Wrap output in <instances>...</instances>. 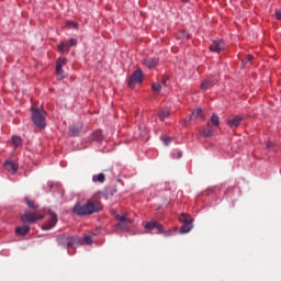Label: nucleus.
Returning <instances> with one entry per match:
<instances>
[{
    "label": "nucleus",
    "instance_id": "nucleus-21",
    "mask_svg": "<svg viewBox=\"0 0 281 281\" xmlns=\"http://www.w3.org/2000/svg\"><path fill=\"white\" fill-rule=\"evenodd\" d=\"M92 181L93 183H104L106 176H104V173L94 175L92 176Z\"/></svg>",
    "mask_w": 281,
    "mask_h": 281
},
{
    "label": "nucleus",
    "instance_id": "nucleus-1",
    "mask_svg": "<svg viewBox=\"0 0 281 281\" xmlns=\"http://www.w3.org/2000/svg\"><path fill=\"white\" fill-rule=\"evenodd\" d=\"M101 211L102 204L100 203V200H98L95 196L87 200L85 204H75L72 209V212L76 214V216H91V214H95Z\"/></svg>",
    "mask_w": 281,
    "mask_h": 281
},
{
    "label": "nucleus",
    "instance_id": "nucleus-35",
    "mask_svg": "<svg viewBox=\"0 0 281 281\" xmlns=\"http://www.w3.org/2000/svg\"><path fill=\"white\" fill-rule=\"evenodd\" d=\"M181 157H183V154L181 151H178L177 159H181Z\"/></svg>",
    "mask_w": 281,
    "mask_h": 281
},
{
    "label": "nucleus",
    "instance_id": "nucleus-15",
    "mask_svg": "<svg viewBox=\"0 0 281 281\" xmlns=\"http://www.w3.org/2000/svg\"><path fill=\"white\" fill-rule=\"evenodd\" d=\"M203 116H204V114H203V109L198 108V109H195V110L191 113V115H190V117H189V122H192V121H194V120H199V117L203 119Z\"/></svg>",
    "mask_w": 281,
    "mask_h": 281
},
{
    "label": "nucleus",
    "instance_id": "nucleus-32",
    "mask_svg": "<svg viewBox=\"0 0 281 281\" xmlns=\"http://www.w3.org/2000/svg\"><path fill=\"white\" fill-rule=\"evenodd\" d=\"M267 148H268V150H273V148H276V144H273V142H268Z\"/></svg>",
    "mask_w": 281,
    "mask_h": 281
},
{
    "label": "nucleus",
    "instance_id": "nucleus-28",
    "mask_svg": "<svg viewBox=\"0 0 281 281\" xmlns=\"http://www.w3.org/2000/svg\"><path fill=\"white\" fill-rule=\"evenodd\" d=\"M25 201H26L27 207H31L32 210H37L38 206L36 204H34V201H32L27 198L25 199Z\"/></svg>",
    "mask_w": 281,
    "mask_h": 281
},
{
    "label": "nucleus",
    "instance_id": "nucleus-20",
    "mask_svg": "<svg viewBox=\"0 0 281 281\" xmlns=\"http://www.w3.org/2000/svg\"><path fill=\"white\" fill-rule=\"evenodd\" d=\"M202 135L204 137H212V135H214V130L212 128V125H210V123H207L203 131H202Z\"/></svg>",
    "mask_w": 281,
    "mask_h": 281
},
{
    "label": "nucleus",
    "instance_id": "nucleus-34",
    "mask_svg": "<svg viewBox=\"0 0 281 281\" xmlns=\"http://www.w3.org/2000/svg\"><path fill=\"white\" fill-rule=\"evenodd\" d=\"M277 21H281V11H276Z\"/></svg>",
    "mask_w": 281,
    "mask_h": 281
},
{
    "label": "nucleus",
    "instance_id": "nucleus-11",
    "mask_svg": "<svg viewBox=\"0 0 281 281\" xmlns=\"http://www.w3.org/2000/svg\"><path fill=\"white\" fill-rule=\"evenodd\" d=\"M76 245H82V239L80 237H67L66 247L69 249L71 247H76Z\"/></svg>",
    "mask_w": 281,
    "mask_h": 281
},
{
    "label": "nucleus",
    "instance_id": "nucleus-38",
    "mask_svg": "<svg viewBox=\"0 0 281 281\" xmlns=\"http://www.w3.org/2000/svg\"><path fill=\"white\" fill-rule=\"evenodd\" d=\"M184 36H186L187 38H190V34H188V33H187Z\"/></svg>",
    "mask_w": 281,
    "mask_h": 281
},
{
    "label": "nucleus",
    "instance_id": "nucleus-16",
    "mask_svg": "<svg viewBox=\"0 0 281 281\" xmlns=\"http://www.w3.org/2000/svg\"><path fill=\"white\" fill-rule=\"evenodd\" d=\"M4 169L8 170V172H16L19 170V167L16 166V164H14V161L12 160H7L4 162Z\"/></svg>",
    "mask_w": 281,
    "mask_h": 281
},
{
    "label": "nucleus",
    "instance_id": "nucleus-4",
    "mask_svg": "<svg viewBox=\"0 0 281 281\" xmlns=\"http://www.w3.org/2000/svg\"><path fill=\"white\" fill-rule=\"evenodd\" d=\"M114 218L117 221L115 225L117 229H128V225L133 223V221L128 218V213H124L123 215L116 214Z\"/></svg>",
    "mask_w": 281,
    "mask_h": 281
},
{
    "label": "nucleus",
    "instance_id": "nucleus-33",
    "mask_svg": "<svg viewBox=\"0 0 281 281\" xmlns=\"http://www.w3.org/2000/svg\"><path fill=\"white\" fill-rule=\"evenodd\" d=\"M162 142H164L165 146H169V145H170V142H172V139H171L170 137H165V138L162 139Z\"/></svg>",
    "mask_w": 281,
    "mask_h": 281
},
{
    "label": "nucleus",
    "instance_id": "nucleus-24",
    "mask_svg": "<svg viewBox=\"0 0 281 281\" xmlns=\"http://www.w3.org/2000/svg\"><path fill=\"white\" fill-rule=\"evenodd\" d=\"M57 243L61 247H67V236L66 235H59L57 236Z\"/></svg>",
    "mask_w": 281,
    "mask_h": 281
},
{
    "label": "nucleus",
    "instance_id": "nucleus-12",
    "mask_svg": "<svg viewBox=\"0 0 281 281\" xmlns=\"http://www.w3.org/2000/svg\"><path fill=\"white\" fill-rule=\"evenodd\" d=\"M240 122H243V116H234L227 121V126H229V128H238Z\"/></svg>",
    "mask_w": 281,
    "mask_h": 281
},
{
    "label": "nucleus",
    "instance_id": "nucleus-26",
    "mask_svg": "<svg viewBox=\"0 0 281 281\" xmlns=\"http://www.w3.org/2000/svg\"><path fill=\"white\" fill-rule=\"evenodd\" d=\"M254 60V55H247L246 59L241 60V67H247Z\"/></svg>",
    "mask_w": 281,
    "mask_h": 281
},
{
    "label": "nucleus",
    "instance_id": "nucleus-14",
    "mask_svg": "<svg viewBox=\"0 0 281 281\" xmlns=\"http://www.w3.org/2000/svg\"><path fill=\"white\" fill-rule=\"evenodd\" d=\"M158 120H160V122H164V120H168L170 117V109L166 108L162 110H159L157 113Z\"/></svg>",
    "mask_w": 281,
    "mask_h": 281
},
{
    "label": "nucleus",
    "instance_id": "nucleus-27",
    "mask_svg": "<svg viewBox=\"0 0 281 281\" xmlns=\"http://www.w3.org/2000/svg\"><path fill=\"white\" fill-rule=\"evenodd\" d=\"M12 144L15 148H19V146H21L22 144V139L20 136H13L12 137Z\"/></svg>",
    "mask_w": 281,
    "mask_h": 281
},
{
    "label": "nucleus",
    "instance_id": "nucleus-13",
    "mask_svg": "<svg viewBox=\"0 0 281 281\" xmlns=\"http://www.w3.org/2000/svg\"><path fill=\"white\" fill-rule=\"evenodd\" d=\"M144 65H145V67H147L148 69H155V67H157V65H159V59H157V58H147V59H144Z\"/></svg>",
    "mask_w": 281,
    "mask_h": 281
},
{
    "label": "nucleus",
    "instance_id": "nucleus-5",
    "mask_svg": "<svg viewBox=\"0 0 281 281\" xmlns=\"http://www.w3.org/2000/svg\"><path fill=\"white\" fill-rule=\"evenodd\" d=\"M45 215H41L36 212L24 213L21 217L22 223H36V221H43Z\"/></svg>",
    "mask_w": 281,
    "mask_h": 281
},
{
    "label": "nucleus",
    "instance_id": "nucleus-37",
    "mask_svg": "<svg viewBox=\"0 0 281 281\" xmlns=\"http://www.w3.org/2000/svg\"><path fill=\"white\" fill-rule=\"evenodd\" d=\"M182 3H188L190 0H180Z\"/></svg>",
    "mask_w": 281,
    "mask_h": 281
},
{
    "label": "nucleus",
    "instance_id": "nucleus-19",
    "mask_svg": "<svg viewBox=\"0 0 281 281\" xmlns=\"http://www.w3.org/2000/svg\"><path fill=\"white\" fill-rule=\"evenodd\" d=\"M15 234H19V236H27L30 234V226L24 225V226H18L15 228Z\"/></svg>",
    "mask_w": 281,
    "mask_h": 281
},
{
    "label": "nucleus",
    "instance_id": "nucleus-10",
    "mask_svg": "<svg viewBox=\"0 0 281 281\" xmlns=\"http://www.w3.org/2000/svg\"><path fill=\"white\" fill-rule=\"evenodd\" d=\"M223 49H225V42L220 40L213 41L210 46V50L213 52L214 54H221Z\"/></svg>",
    "mask_w": 281,
    "mask_h": 281
},
{
    "label": "nucleus",
    "instance_id": "nucleus-6",
    "mask_svg": "<svg viewBox=\"0 0 281 281\" xmlns=\"http://www.w3.org/2000/svg\"><path fill=\"white\" fill-rule=\"evenodd\" d=\"M143 72L142 69H137L128 79L127 86L133 89L135 85H142Z\"/></svg>",
    "mask_w": 281,
    "mask_h": 281
},
{
    "label": "nucleus",
    "instance_id": "nucleus-18",
    "mask_svg": "<svg viewBox=\"0 0 281 281\" xmlns=\"http://www.w3.org/2000/svg\"><path fill=\"white\" fill-rule=\"evenodd\" d=\"M81 131H82L81 125L70 126L68 130L69 135H71L72 137H78V135H80Z\"/></svg>",
    "mask_w": 281,
    "mask_h": 281
},
{
    "label": "nucleus",
    "instance_id": "nucleus-31",
    "mask_svg": "<svg viewBox=\"0 0 281 281\" xmlns=\"http://www.w3.org/2000/svg\"><path fill=\"white\" fill-rule=\"evenodd\" d=\"M86 245H91L93 243V239H91V236H86L83 238Z\"/></svg>",
    "mask_w": 281,
    "mask_h": 281
},
{
    "label": "nucleus",
    "instance_id": "nucleus-7",
    "mask_svg": "<svg viewBox=\"0 0 281 281\" xmlns=\"http://www.w3.org/2000/svg\"><path fill=\"white\" fill-rule=\"evenodd\" d=\"M48 214L50 215V221L42 226V229L44 232L53 229V227H56V224L58 223V215L56 213H54L53 211H48Z\"/></svg>",
    "mask_w": 281,
    "mask_h": 281
},
{
    "label": "nucleus",
    "instance_id": "nucleus-8",
    "mask_svg": "<svg viewBox=\"0 0 281 281\" xmlns=\"http://www.w3.org/2000/svg\"><path fill=\"white\" fill-rule=\"evenodd\" d=\"M145 229L147 234H149V232H153V229H157V234H164V225L158 222H147L145 225Z\"/></svg>",
    "mask_w": 281,
    "mask_h": 281
},
{
    "label": "nucleus",
    "instance_id": "nucleus-17",
    "mask_svg": "<svg viewBox=\"0 0 281 281\" xmlns=\"http://www.w3.org/2000/svg\"><path fill=\"white\" fill-rule=\"evenodd\" d=\"M216 85V82L213 81L212 78H207L206 80H204L202 83H201V89L203 91H207V89L214 87Z\"/></svg>",
    "mask_w": 281,
    "mask_h": 281
},
{
    "label": "nucleus",
    "instance_id": "nucleus-36",
    "mask_svg": "<svg viewBox=\"0 0 281 281\" xmlns=\"http://www.w3.org/2000/svg\"><path fill=\"white\" fill-rule=\"evenodd\" d=\"M162 85L164 87H168V85L166 83V79H164Z\"/></svg>",
    "mask_w": 281,
    "mask_h": 281
},
{
    "label": "nucleus",
    "instance_id": "nucleus-3",
    "mask_svg": "<svg viewBox=\"0 0 281 281\" xmlns=\"http://www.w3.org/2000/svg\"><path fill=\"white\" fill-rule=\"evenodd\" d=\"M180 223L182 226L180 227V234H188L192 231V216L182 213L179 217Z\"/></svg>",
    "mask_w": 281,
    "mask_h": 281
},
{
    "label": "nucleus",
    "instance_id": "nucleus-23",
    "mask_svg": "<svg viewBox=\"0 0 281 281\" xmlns=\"http://www.w3.org/2000/svg\"><path fill=\"white\" fill-rule=\"evenodd\" d=\"M92 139L94 142H102V139H104V135L102 134V131H95L93 134H92Z\"/></svg>",
    "mask_w": 281,
    "mask_h": 281
},
{
    "label": "nucleus",
    "instance_id": "nucleus-22",
    "mask_svg": "<svg viewBox=\"0 0 281 281\" xmlns=\"http://www.w3.org/2000/svg\"><path fill=\"white\" fill-rule=\"evenodd\" d=\"M58 49H60L61 52H66V53H69V48L71 47L69 45V42H60L58 45H57Z\"/></svg>",
    "mask_w": 281,
    "mask_h": 281
},
{
    "label": "nucleus",
    "instance_id": "nucleus-29",
    "mask_svg": "<svg viewBox=\"0 0 281 281\" xmlns=\"http://www.w3.org/2000/svg\"><path fill=\"white\" fill-rule=\"evenodd\" d=\"M151 89H153V91H156V93H159L161 91V85L153 83Z\"/></svg>",
    "mask_w": 281,
    "mask_h": 281
},
{
    "label": "nucleus",
    "instance_id": "nucleus-30",
    "mask_svg": "<svg viewBox=\"0 0 281 281\" xmlns=\"http://www.w3.org/2000/svg\"><path fill=\"white\" fill-rule=\"evenodd\" d=\"M68 44L70 45V47H76V45H78V40H76V38H70V41L68 42Z\"/></svg>",
    "mask_w": 281,
    "mask_h": 281
},
{
    "label": "nucleus",
    "instance_id": "nucleus-2",
    "mask_svg": "<svg viewBox=\"0 0 281 281\" xmlns=\"http://www.w3.org/2000/svg\"><path fill=\"white\" fill-rule=\"evenodd\" d=\"M31 110L33 124H35L37 128H45V110L38 109L36 106H32Z\"/></svg>",
    "mask_w": 281,
    "mask_h": 281
},
{
    "label": "nucleus",
    "instance_id": "nucleus-9",
    "mask_svg": "<svg viewBox=\"0 0 281 281\" xmlns=\"http://www.w3.org/2000/svg\"><path fill=\"white\" fill-rule=\"evenodd\" d=\"M67 65V60L65 58H59L56 61V74L58 80H63L65 78V72L63 71V67Z\"/></svg>",
    "mask_w": 281,
    "mask_h": 281
},
{
    "label": "nucleus",
    "instance_id": "nucleus-25",
    "mask_svg": "<svg viewBox=\"0 0 281 281\" xmlns=\"http://www.w3.org/2000/svg\"><path fill=\"white\" fill-rule=\"evenodd\" d=\"M211 124H213V126L218 127L221 124V119L218 117V115L213 114L211 117Z\"/></svg>",
    "mask_w": 281,
    "mask_h": 281
}]
</instances>
